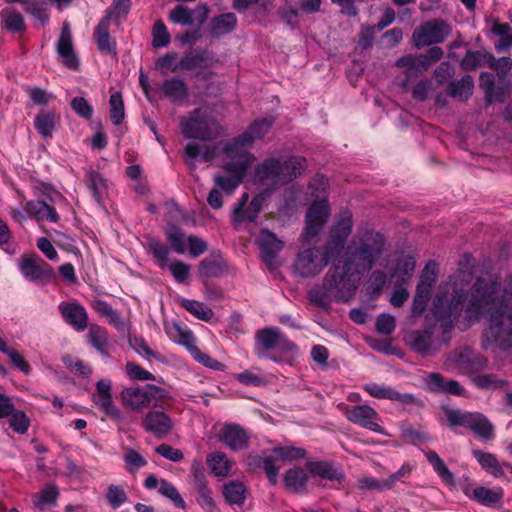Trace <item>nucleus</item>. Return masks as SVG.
<instances>
[{
    "instance_id": "nucleus-1",
    "label": "nucleus",
    "mask_w": 512,
    "mask_h": 512,
    "mask_svg": "<svg viewBox=\"0 0 512 512\" xmlns=\"http://www.w3.org/2000/svg\"><path fill=\"white\" fill-rule=\"evenodd\" d=\"M466 314L469 320L487 317L484 346L512 347V277L505 285L498 279H477L470 290Z\"/></svg>"
},
{
    "instance_id": "nucleus-2",
    "label": "nucleus",
    "mask_w": 512,
    "mask_h": 512,
    "mask_svg": "<svg viewBox=\"0 0 512 512\" xmlns=\"http://www.w3.org/2000/svg\"><path fill=\"white\" fill-rule=\"evenodd\" d=\"M386 240L382 234L372 229L359 231L347 246L345 257L338 260L343 272L351 279L369 271L380 259L385 250Z\"/></svg>"
},
{
    "instance_id": "nucleus-3",
    "label": "nucleus",
    "mask_w": 512,
    "mask_h": 512,
    "mask_svg": "<svg viewBox=\"0 0 512 512\" xmlns=\"http://www.w3.org/2000/svg\"><path fill=\"white\" fill-rule=\"evenodd\" d=\"M306 167V159L301 156H269L256 165L253 181L264 191L272 192L293 181Z\"/></svg>"
},
{
    "instance_id": "nucleus-4",
    "label": "nucleus",
    "mask_w": 512,
    "mask_h": 512,
    "mask_svg": "<svg viewBox=\"0 0 512 512\" xmlns=\"http://www.w3.org/2000/svg\"><path fill=\"white\" fill-rule=\"evenodd\" d=\"M254 352L259 358L291 364L298 355V348L279 328L267 327L256 332Z\"/></svg>"
},
{
    "instance_id": "nucleus-5",
    "label": "nucleus",
    "mask_w": 512,
    "mask_h": 512,
    "mask_svg": "<svg viewBox=\"0 0 512 512\" xmlns=\"http://www.w3.org/2000/svg\"><path fill=\"white\" fill-rule=\"evenodd\" d=\"M328 179L323 175L315 176L309 183L308 189L315 199L310 205L302 233L304 242H310L319 235L330 216V206L327 201Z\"/></svg>"
},
{
    "instance_id": "nucleus-6",
    "label": "nucleus",
    "mask_w": 512,
    "mask_h": 512,
    "mask_svg": "<svg viewBox=\"0 0 512 512\" xmlns=\"http://www.w3.org/2000/svg\"><path fill=\"white\" fill-rule=\"evenodd\" d=\"M357 288V280L351 279L341 269L339 264L334 263L326 274L322 287L313 288L308 295L312 302L324 306L332 299L346 302L353 295Z\"/></svg>"
},
{
    "instance_id": "nucleus-7",
    "label": "nucleus",
    "mask_w": 512,
    "mask_h": 512,
    "mask_svg": "<svg viewBox=\"0 0 512 512\" xmlns=\"http://www.w3.org/2000/svg\"><path fill=\"white\" fill-rule=\"evenodd\" d=\"M225 173H217L214 176L215 186L226 196L234 193L236 188L243 182L249 169L255 162L254 154H238L233 147L223 146Z\"/></svg>"
},
{
    "instance_id": "nucleus-8",
    "label": "nucleus",
    "mask_w": 512,
    "mask_h": 512,
    "mask_svg": "<svg viewBox=\"0 0 512 512\" xmlns=\"http://www.w3.org/2000/svg\"><path fill=\"white\" fill-rule=\"evenodd\" d=\"M464 299L463 291L452 287L450 283L440 286L433 300L432 312L443 333L449 332L461 315Z\"/></svg>"
},
{
    "instance_id": "nucleus-9",
    "label": "nucleus",
    "mask_w": 512,
    "mask_h": 512,
    "mask_svg": "<svg viewBox=\"0 0 512 512\" xmlns=\"http://www.w3.org/2000/svg\"><path fill=\"white\" fill-rule=\"evenodd\" d=\"M168 399H171L169 392L154 384H147L142 387H126L121 391L123 406L135 412H140L151 406L155 408L162 407Z\"/></svg>"
},
{
    "instance_id": "nucleus-10",
    "label": "nucleus",
    "mask_w": 512,
    "mask_h": 512,
    "mask_svg": "<svg viewBox=\"0 0 512 512\" xmlns=\"http://www.w3.org/2000/svg\"><path fill=\"white\" fill-rule=\"evenodd\" d=\"M182 133L186 138L212 140L222 131L219 122L214 119L207 109H195L188 117L181 120Z\"/></svg>"
},
{
    "instance_id": "nucleus-11",
    "label": "nucleus",
    "mask_w": 512,
    "mask_h": 512,
    "mask_svg": "<svg viewBox=\"0 0 512 512\" xmlns=\"http://www.w3.org/2000/svg\"><path fill=\"white\" fill-rule=\"evenodd\" d=\"M447 420L451 426H463L471 430L478 438L484 441L494 439V426L486 416L478 412H462L448 410Z\"/></svg>"
},
{
    "instance_id": "nucleus-12",
    "label": "nucleus",
    "mask_w": 512,
    "mask_h": 512,
    "mask_svg": "<svg viewBox=\"0 0 512 512\" xmlns=\"http://www.w3.org/2000/svg\"><path fill=\"white\" fill-rule=\"evenodd\" d=\"M451 33V26L443 20H429L412 34V41L417 48L443 43Z\"/></svg>"
},
{
    "instance_id": "nucleus-13",
    "label": "nucleus",
    "mask_w": 512,
    "mask_h": 512,
    "mask_svg": "<svg viewBox=\"0 0 512 512\" xmlns=\"http://www.w3.org/2000/svg\"><path fill=\"white\" fill-rule=\"evenodd\" d=\"M273 123L274 119L272 117L255 120L245 132L227 141L224 146L233 147L241 155L252 154L249 149L253 143L261 139L269 131Z\"/></svg>"
},
{
    "instance_id": "nucleus-14",
    "label": "nucleus",
    "mask_w": 512,
    "mask_h": 512,
    "mask_svg": "<svg viewBox=\"0 0 512 512\" xmlns=\"http://www.w3.org/2000/svg\"><path fill=\"white\" fill-rule=\"evenodd\" d=\"M333 258L335 256L328 255L326 247L323 253L317 248H309L298 254L294 269L301 277H313L319 274Z\"/></svg>"
},
{
    "instance_id": "nucleus-15",
    "label": "nucleus",
    "mask_w": 512,
    "mask_h": 512,
    "mask_svg": "<svg viewBox=\"0 0 512 512\" xmlns=\"http://www.w3.org/2000/svg\"><path fill=\"white\" fill-rule=\"evenodd\" d=\"M344 415L353 424L364 429L388 436L389 434L380 424L381 418L377 411L369 405L347 406L344 408Z\"/></svg>"
},
{
    "instance_id": "nucleus-16",
    "label": "nucleus",
    "mask_w": 512,
    "mask_h": 512,
    "mask_svg": "<svg viewBox=\"0 0 512 512\" xmlns=\"http://www.w3.org/2000/svg\"><path fill=\"white\" fill-rule=\"evenodd\" d=\"M148 248L153 257L156 259L159 267H168L174 279L178 283L185 282L190 274V266L182 261L176 260L168 265V248L156 239L148 241Z\"/></svg>"
},
{
    "instance_id": "nucleus-17",
    "label": "nucleus",
    "mask_w": 512,
    "mask_h": 512,
    "mask_svg": "<svg viewBox=\"0 0 512 512\" xmlns=\"http://www.w3.org/2000/svg\"><path fill=\"white\" fill-rule=\"evenodd\" d=\"M353 227L352 214L344 212L331 228L329 239L326 244L327 253L330 256H339L344 248L346 239L350 235Z\"/></svg>"
},
{
    "instance_id": "nucleus-18",
    "label": "nucleus",
    "mask_w": 512,
    "mask_h": 512,
    "mask_svg": "<svg viewBox=\"0 0 512 512\" xmlns=\"http://www.w3.org/2000/svg\"><path fill=\"white\" fill-rule=\"evenodd\" d=\"M142 426L157 439H163L173 430L174 422L163 409H152L144 416Z\"/></svg>"
},
{
    "instance_id": "nucleus-19",
    "label": "nucleus",
    "mask_w": 512,
    "mask_h": 512,
    "mask_svg": "<svg viewBox=\"0 0 512 512\" xmlns=\"http://www.w3.org/2000/svg\"><path fill=\"white\" fill-rule=\"evenodd\" d=\"M56 51L66 67L73 70L78 69L79 59L74 50L71 26L68 22L62 24Z\"/></svg>"
},
{
    "instance_id": "nucleus-20",
    "label": "nucleus",
    "mask_w": 512,
    "mask_h": 512,
    "mask_svg": "<svg viewBox=\"0 0 512 512\" xmlns=\"http://www.w3.org/2000/svg\"><path fill=\"white\" fill-rule=\"evenodd\" d=\"M20 271L30 281L49 280L54 277L53 268L39 256L23 258Z\"/></svg>"
},
{
    "instance_id": "nucleus-21",
    "label": "nucleus",
    "mask_w": 512,
    "mask_h": 512,
    "mask_svg": "<svg viewBox=\"0 0 512 512\" xmlns=\"http://www.w3.org/2000/svg\"><path fill=\"white\" fill-rule=\"evenodd\" d=\"M263 261L271 268L276 267V256L283 248V242L275 234L263 229L257 238Z\"/></svg>"
},
{
    "instance_id": "nucleus-22",
    "label": "nucleus",
    "mask_w": 512,
    "mask_h": 512,
    "mask_svg": "<svg viewBox=\"0 0 512 512\" xmlns=\"http://www.w3.org/2000/svg\"><path fill=\"white\" fill-rule=\"evenodd\" d=\"M219 439L225 446L237 451L247 447L249 437L241 426L229 423L225 424L221 429Z\"/></svg>"
},
{
    "instance_id": "nucleus-23",
    "label": "nucleus",
    "mask_w": 512,
    "mask_h": 512,
    "mask_svg": "<svg viewBox=\"0 0 512 512\" xmlns=\"http://www.w3.org/2000/svg\"><path fill=\"white\" fill-rule=\"evenodd\" d=\"M464 493L473 501L486 507L495 506L500 503L504 497V490L501 487H495L492 489L484 486L474 488L467 487L464 490Z\"/></svg>"
},
{
    "instance_id": "nucleus-24",
    "label": "nucleus",
    "mask_w": 512,
    "mask_h": 512,
    "mask_svg": "<svg viewBox=\"0 0 512 512\" xmlns=\"http://www.w3.org/2000/svg\"><path fill=\"white\" fill-rule=\"evenodd\" d=\"M264 199V194L260 193L251 200L246 209H243L248 201V194L244 193L239 201V204L233 210L234 219L238 222H254L258 216V213L262 209Z\"/></svg>"
},
{
    "instance_id": "nucleus-25",
    "label": "nucleus",
    "mask_w": 512,
    "mask_h": 512,
    "mask_svg": "<svg viewBox=\"0 0 512 512\" xmlns=\"http://www.w3.org/2000/svg\"><path fill=\"white\" fill-rule=\"evenodd\" d=\"M228 265L219 252H212L202 259L198 266L199 276L202 278H216L227 271Z\"/></svg>"
},
{
    "instance_id": "nucleus-26",
    "label": "nucleus",
    "mask_w": 512,
    "mask_h": 512,
    "mask_svg": "<svg viewBox=\"0 0 512 512\" xmlns=\"http://www.w3.org/2000/svg\"><path fill=\"white\" fill-rule=\"evenodd\" d=\"M111 12L107 11L105 17L98 23L94 36L97 43V47L101 53L116 55V43L109 34Z\"/></svg>"
},
{
    "instance_id": "nucleus-27",
    "label": "nucleus",
    "mask_w": 512,
    "mask_h": 512,
    "mask_svg": "<svg viewBox=\"0 0 512 512\" xmlns=\"http://www.w3.org/2000/svg\"><path fill=\"white\" fill-rule=\"evenodd\" d=\"M59 310L67 323L76 330L83 331L87 327L88 317L83 306L76 303H60Z\"/></svg>"
},
{
    "instance_id": "nucleus-28",
    "label": "nucleus",
    "mask_w": 512,
    "mask_h": 512,
    "mask_svg": "<svg viewBox=\"0 0 512 512\" xmlns=\"http://www.w3.org/2000/svg\"><path fill=\"white\" fill-rule=\"evenodd\" d=\"M21 206L29 217L35 218L38 221L47 220L56 223L59 220V215L55 208L44 201L30 200L25 203H21Z\"/></svg>"
},
{
    "instance_id": "nucleus-29",
    "label": "nucleus",
    "mask_w": 512,
    "mask_h": 512,
    "mask_svg": "<svg viewBox=\"0 0 512 512\" xmlns=\"http://www.w3.org/2000/svg\"><path fill=\"white\" fill-rule=\"evenodd\" d=\"M424 383L428 390L436 393H448L452 395H461L464 389L455 380L445 381L439 373H429L424 378Z\"/></svg>"
},
{
    "instance_id": "nucleus-30",
    "label": "nucleus",
    "mask_w": 512,
    "mask_h": 512,
    "mask_svg": "<svg viewBox=\"0 0 512 512\" xmlns=\"http://www.w3.org/2000/svg\"><path fill=\"white\" fill-rule=\"evenodd\" d=\"M408 344L419 353H429L433 347V331L430 328L412 331L406 336Z\"/></svg>"
},
{
    "instance_id": "nucleus-31",
    "label": "nucleus",
    "mask_w": 512,
    "mask_h": 512,
    "mask_svg": "<svg viewBox=\"0 0 512 512\" xmlns=\"http://www.w3.org/2000/svg\"><path fill=\"white\" fill-rule=\"evenodd\" d=\"M472 455L479 463L481 468L484 469L487 473L491 474L496 478L504 476L505 472L494 454L484 452L479 449H474L472 451Z\"/></svg>"
},
{
    "instance_id": "nucleus-32",
    "label": "nucleus",
    "mask_w": 512,
    "mask_h": 512,
    "mask_svg": "<svg viewBox=\"0 0 512 512\" xmlns=\"http://www.w3.org/2000/svg\"><path fill=\"white\" fill-rule=\"evenodd\" d=\"M162 90L167 98L173 102H180L188 97V86L179 78L173 77L162 83Z\"/></svg>"
},
{
    "instance_id": "nucleus-33",
    "label": "nucleus",
    "mask_w": 512,
    "mask_h": 512,
    "mask_svg": "<svg viewBox=\"0 0 512 512\" xmlns=\"http://www.w3.org/2000/svg\"><path fill=\"white\" fill-rule=\"evenodd\" d=\"M57 117L52 110H42L34 119V126L43 138H50L56 128Z\"/></svg>"
},
{
    "instance_id": "nucleus-34",
    "label": "nucleus",
    "mask_w": 512,
    "mask_h": 512,
    "mask_svg": "<svg viewBox=\"0 0 512 512\" xmlns=\"http://www.w3.org/2000/svg\"><path fill=\"white\" fill-rule=\"evenodd\" d=\"M237 24V18L233 13L221 14L214 17L210 24V34L213 37H221L232 32Z\"/></svg>"
},
{
    "instance_id": "nucleus-35",
    "label": "nucleus",
    "mask_w": 512,
    "mask_h": 512,
    "mask_svg": "<svg viewBox=\"0 0 512 512\" xmlns=\"http://www.w3.org/2000/svg\"><path fill=\"white\" fill-rule=\"evenodd\" d=\"M1 27L12 33L25 30L24 18L18 11L12 8H4L0 12Z\"/></svg>"
},
{
    "instance_id": "nucleus-36",
    "label": "nucleus",
    "mask_w": 512,
    "mask_h": 512,
    "mask_svg": "<svg viewBox=\"0 0 512 512\" xmlns=\"http://www.w3.org/2000/svg\"><path fill=\"white\" fill-rule=\"evenodd\" d=\"M195 488L198 494L197 502L206 511L213 512L216 508V505L211 496V491L207 486V482L201 474L195 475Z\"/></svg>"
},
{
    "instance_id": "nucleus-37",
    "label": "nucleus",
    "mask_w": 512,
    "mask_h": 512,
    "mask_svg": "<svg viewBox=\"0 0 512 512\" xmlns=\"http://www.w3.org/2000/svg\"><path fill=\"white\" fill-rule=\"evenodd\" d=\"M185 156L187 157L190 166H194V162L198 157H200L202 161L210 162L217 156V147L206 146L205 150L201 152L198 144L189 143L185 147Z\"/></svg>"
},
{
    "instance_id": "nucleus-38",
    "label": "nucleus",
    "mask_w": 512,
    "mask_h": 512,
    "mask_svg": "<svg viewBox=\"0 0 512 512\" xmlns=\"http://www.w3.org/2000/svg\"><path fill=\"white\" fill-rule=\"evenodd\" d=\"M90 344L104 357H108V334L107 331L98 326L91 325L88 332Z\"/></svg>"
},
{
    "instance_id": "nucleus-39",
    "label": "nucleus",
    "mask_w": 512,
    "mask_h": 512,
    "mask_svg": "<svg viewBox=\"0 0 512 512\" xmlns=\"http://www.w3.org/2000/svg\"><path fill=\"white\" fill-rule=\"evenodd\" d=\"M474 83L472 77L467 75L458 81L449 84L448 94L461 101L467 100L473 93Z\"/></svg>"
},
{
    "instance_id": "nucleus-40",
    "label": "nucleus",
    "mask_w": 512,
    "mask_h": 512,
    "mask_svg": "<svg viewBox=\"0 0 512 512\" xmlns=\"http://www.w3.org/2000/svg\"><path fill=\"white\" fill-rule=\"evenodd\" d=\"M306 466L312 474L317 475L323 479L341 480L343 478L342 472L335 469L328 462H308Z\"/></svg>"
},
{
    "instance_id": "nucleus-41",
    "label": "nucleus",
    "mask_w": 512,
    "mask_h": 512,
    "mask_svg": "<svg viewBox=\"0 0 512 512\" xmlns=\"http://www.w3.org/2000/svg\"><path fill=\"white\" fill-rule=\"evenodd\" d=\"M425 456L434 471L441 477L443 482L453 485L455 478L453 473L448 469L443 460L435 451H426Z\"/></svg>"
},
{
    "instance_id": "nucleus-42",
    "label": "nucleus",
    "mask_w": 512,
    "mask_h": 512,
    "mask_svg": "<svg viewBox=\"0 0 512 512\" xmlns=\"http://www.w3.org/2000/svg\"><path fill=\"white\" fill-rule=\"evenodd\" d=\"M208 464L217 477H226L232 469V462L222 452H216L207 459Z\"/></svg>"
},
{
    "instance_id": "nucleus-43",
    "label": "nucleus",
    "mask_w": 512,
    "mask_h": 512,
    "mask_svg": "<svg viewBox=\"0 0 512 512\" xmlns=\"http://www.w3.org/2000/svg\"><path fill=\"white\" fill-rule=\"evenodd\" d=\"M223 493L228 503L241 505L246 499L247 489L242 482L231 481L225 484Z\"/></svg>"
},
{
    "instance_id": "nucleus-44",
    "label": "nucleus",
    "mask_w": 512,
    "mask_h": 512,
    "mask_svg": "<svg viewBox=\"0 0 512 512\" xmlns=\"http://www.w3.org/2000/svg\"><path fill=\"white\" fill-rule=\"evenodd\" d=\"M183 308H185L190 314L202 321H210L213 316V310L203 302L196 300L183 299L181 302Z\"/></svg>"
},
{
    "instance_id": "nucleus-45",
    "label": "nucleus",
    "mask_w": 512,
    "mask_h": 512,
    "mask_svg": "<svg viewBox=\"0 0 512 512\" xmlns=\"http://www.w3.org/2000/svg\"><path fill=\"white\" fill-rule=\"evenodd\" d=\"M307 479V473L304 469L293 468L286 472L284 483L290 490L294 492H300L305 489Z\"/></svg>"
},
{
    "instance_id": "nucleus-46",
    "label": "nucleus",
    "mask_w": 512,
    "mask_h": 512,
    "mask_svg": "<svg viewBox=\"0 0 512 512\" xmlns=\"http://www.w3.org/2000/svg\"><path fill=\"white\" fill-rule=\"evenodd\" d=\"M171 338H173L175 341L179 342L180 344L184 345L190 353L194 351V349L197 348L196 346V339L193 335V333L186 329L182 328L178 324H174L170 330L168 331Z\"/></svg>"
},
{
    "instance_id": "nucleus-47",
    "label": "nucleus",
    "mask_w": 512,
    "mask_h": 512,
    "mask_svg": "<svg viewBox=\"0 0 512 512\" xmlns=\"http://www.w3.org/2000/svg\"><path fill=\"white\" fill-rule=\"evenodd\" d=\"M110 118L113 124L119 125L124 117V102L120 92H115L110 96Z\"/></svg>"
},
{
    "instance_id": "nucleus-48",
    "label": "nucleus",
    "mask_w": 512,
    "mask_h": 512,
    "mask_svg": "<svg viewBox=\"0 0 512 512\" xmlns=\"http://www.w3.org/2000/svg\"><path fill=\"white\" fill-rule=\"evenodd\" d=\"M396 66L401 68H406L405 74H406V80L403 81L402 86L406 87L408 80L418 77L419 75L423 74L422 70H420V67L416 65V61L414 60V56L412 55H405L401 58H399L396 61Z\"/></svg>"
},
{
    "instance_id": "nucleus-49",
    "label": "nucleus",
    "mask_w": 512,
    "mask_h": 512,
    "mask_svg": "<svg viewBox=\"0 0 512 512\" xmlns=\"http://www.w3.org/2000/svg\"><path fill=\"white\" fill-rule=\"evenodd\" d=\"M167 240L171 248L178 254H183L186 251L187 239L181 229L172 226L167 231Z\"/></svg>"
},
{
    "instance_id": "nucleus-50",
    "label": "nucleus",
    "mask_w": 512,
    "mask_h": 512,
    "mask_svg": "<svg viewBox=\"0 0 512 512\" xmlns=\"http://www.w3.org/2000/svg\"><path fill=\"white\" fill-rule=\"evenodd\" d=\"M276 458L283 461H291L302 459L305 457L306 452L303 448L294 446H281L273 449Z\"/></svg>"
},
{
    "instance_id": "nucleus-51",
    "label": "nucleus",
    "mask_w": 512,
    "mask_h": 512,
    "mask_svg": "<svg viewBox=\"0 0 512 512\" xmlns=\"http://www.w3.org/2000/svg\"><path fill=\"white\" fill-rule=\"evenodd\" d=\"M170 20L173 23L184 26L192 25L194 22V11L183 5H178L170 12Z\"/></svg>"
},
{
    "instance_id": "nucleus-52",
    "label": "nucleus",
    "mask_w": 512,
    "mask_h": 512,
    "mask_svg": "<svg viewBox=\"0 0 512 512\" xmlns=\"http://www.w3.org/2000/svg\"><path fill=\"white\" fill-rule=\"evenodd\" d=\"M158 492L163 496L169 498L177 507L184 508L185 501L181 497L180 493L176 489L174 485L169 483L168 481L161 479L160 486L158 488Z\"/></svg>"
},
{
    "instance_id": "nucleus-53",
    "label": "nucleus",
    "mask_w": 512,
    "mask_h": 512,
    "mask_svg": "<svg viewBox=\"0 0 512 512\" xmlns=\"http://www.w3.org/2000/svg\"><path fill=\"white\" fill-rule=\"evenodd\" d=\"M93 401L107 416L112 418L120 417L119 410L113 405L112 394L93 395Z\"/></svg>"
},
{
    "instance_id": "nucleus-54",
    "label": "nucleus",
    "mask_w": 512,
    "mask_h": 512,
    "mask_svg": "<svg viewBox=\"0 0 512 512\" xmlns=\"http://www.w3.org/2000/svg\"><path fill=\"white\" fill-rule=\"evenodd\" d=\"M106 499L109 505L116 509L126 502L127 495L122 486L110 485L107 490Z\"/></svg>"
},
{
    "instance_id": "nucleus-55",
    "label": "nucleus",
    "mask_w": 512,
    "mask_h": 512,
    "mask_svg": "<svg viewBox=\"0 0 512 512\" xmlns=\"http://www.w3.org/2000/svg\"><path fill=\"white\" fill-rule=\"evenodd\" d=\"M153 46L156 48L165 47L170 42V34L162 21H157L152 30Z\"/></svg>"
},
{
    "instance_id": "nucleus-56",
    "label": "nucleus",
    "mask_w": 512,
    "mask_h": 512,
    "mask_svg": "<svg viewBox=\"0 0 512 512\" xmlns=\"http://www.w3.org/2000/svg\"><path fill=\"white\" fill-rule=\"evenodd\" d=\"M88 186L95 199L100 201L106 190V181L104 178L99 173L92 171L88 175Z\"/></svg>"
},
{
    "instance_id": "nucleus-57",
    "label": "nucleus",
    "mask_w": 512,
    "mask_h": 512,
    "mask_svg": "<svg viewBox=\"0 0 512 512\" xmlns=\"http://www.w3.org/2000/svg\"><path fill=\"white\" fill-rule=\"evenodd\" d=\"M130 345L135 350L136 353H138L140 356L145 357L146 359L160 360L161 358L160 354L153 351L143 338L135 337L133 339H130Z\"/></svg>"
},
{
    "instance_id": "nucleus-58",
    "label": "nucleus",
    "mask_w": 512,
    "mask_h": 512,
    "mask_svg": "<svg viewBox=\"0 0 512 512\" xmlns=\"http://www.w3.org/2000/svg\"><path fill=\"white\" fill-rule=\"evenodd\" d=\"M125 371L127 376L132 380L146 381V380H154V375L142 368L141 366L133 363L127 362L125 366Z\"/></svg>"
},
{
    "instance_id": "nucleus-59",
    "label": "nucleus",
    "mask_w": 512,
    "mask_h": 512,
    "mask_svg": "<svg viewBox=\"0 0 512 512\" xmlns=\"http://www.w3.org/2000/svg\"><path fill=\"white\" fill-rule=\"evenodd\" d=\"M357 487L361 490H389L386 479H377L374 477H362L358 479Z\"/></svg>"
},
{
    "instance_id": "nucleus-60",
    "label": "nucleus",
    "mask_w": 512,
    "mask_h": 512,
    "mask_svg": "<svg viewBox=\"0 0 512 512\" xmlns=\"http://www.w3.org/2000/svg\"><path fill=\"white\" fill-rule=\"evenodd\" d=\"M235 379L246 386H262L266 383L263 376L253 372L252 370H245L236 374Z\"/></svg>"
},
{
    "instance_id": "nucleus-61",
    "label": "nucleus",
    "mask_w": 512,
    "mask_h": 512,
    "mask_svg": "<svg viewBox=\"0 0 512 512\" xmlns=\"http://www.w3.org/2000/svg\"><path fill=\"white\" fill-rule=\"evenodd\" d=\"M396 327L395 317L390 314H380L376 319V329L380 334L390 335Z\"/></svg>"
},
{
    "instance_id": "nucleus-62",
    "label": "nucleus",
    "mask_w": 512,
    "mask_h": 512,
    "mask_svg": "<svg viewBox=\"0 0 512 512\" xmlns=\"http://www.w3.org/2000/svg\"><path fill=\"white\" fill-rule=\"evenodd\" d=\"M71 107L80 117L89 120L93 116V107L83 97H75L71 101Z\"/></svg>"
},
{
    "instance_id": "nucleus-63",
    "label": "nucleus",
    "mask_w": 512,
    "mask_h": 512,
    "mask_svg": "<svg viewBox=\"0 0 512 512\" xmlns=\"http://www.w3.org/2000/svg\"><path fill=\"white\" fill-rule=\"evenodd\" d=\"M58 496V490L54 485H47L37 497L35 505L43 509L45 506L55 502Z\"/></svg>"
},
{
    "instance_id": "nucleus-64",
    "label": "nucleus",
    "mask_w": 512,
    "mask_h": 512,
    "mask_svg": "<svg viewBox=\"0 0 512 512\" xmlns=\"http://www.w3.org/2000/svg\"><path fill=\"white\" fill-rule=\"evenodd\" d=\"M124 461L128 471L132 473L147 464L145 458L135 450H128L124 454Z\"/></svg>"
}]
</instances>
